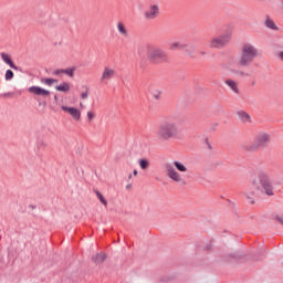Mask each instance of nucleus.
Returning <instances> with one entry per match:
<instances>
[{
  "instance_id": "obj_1",
  "label": "nucleus",
  "mask_w": 283,
  "mask_h": 283,
  "mask_svg": "<svg viewBox=\"0 0 283 283\" xmlns=\"http://www.w3.org/2000/svg\"><path fill=\"white\" fill-rule=\"evenodd\" d=\"M157 138L159 140H166V143H169V140H178V138H180L178 124L171 119L161 122L157 129Z\"/></svg>"
},
{
  "instance_id": "obj_2",
  "label": "nucleus",
  "mask_w": 283,
  "mask_h": 283,
  "mask_svg": "<svg viewBox=\"0 0 283 283\" xmlns=\"http://www.w3.org/2000/svg\"><path fill=\"white\" fill-rule=\"evenodd\" d=\"M260 56V49L251 42H244L241 46V55L237 60L238 67H249Z\"/></svg>"
},
{
  "instance_id": "obj_3",
  "label": "nucleus",
  "mask_w": 283,
  "mask_h": 283,
  "mask_svg": "<svg viewBox=\"0 0 283 283\" xmlns=\"http://www.w3.org/2000/svg\"><path fill=\"white\" fill-rule=\"evenodd\" d=\"M147 61L153 63L154 65H158V63H169V54L163 49L154 45H147L146 51Z\"/></svg>"
},
{
  "instance_id": "obj_4",
  "label": "nucleus",
  "mask_w": 283,
  "mask_h": 283,
  "mask_svg": "<svg viewBox=\"0 0 283 283\" xmlns=\"http://www.w3.org/2000/svg\"><path fill=\"white\" fill-rule=\"evenodd\" d=\"M254 193H265L266 196H273V184L269 178H256L252 184Z\"/></svg>"
},
{
  "instance_id": "obj_5",
  "label": "nucleus",
  "mask_w": 283,
  "mask_h": 283,
  "mask_svg": "<svg viewBox=\"0 0 283 283\" xmlns=\"http://www.w3.org/2000/svg\"><path fill=\"white\" fill-rule=\"evenodd\" d=\"M167 176L170 178H178L179 176H186L189 174V168L181 161L175 160L172 165L166 166Z\"/></svg>"
},
{
  "instance_id": "obj_6",
  "label": "nucleus",
  "mask_w": 283,
  "mask_h": 283,
  "mask_svg": "<svg viewBox=\"0 0 283 283\" xmlns=\"http://www.w3.org/2000/svg\"><path fill=\"white\" fill-rule=\"evenodd\" d=\"M231 42V33H223L221 35H217L209 41V48L211 50H222L227 48Z\"/></svg>"
},
{
  "instance_id": "obj_7",
  "label": "nucleus",
  "mask_w": 283,
  "mask_h": 283,
  "mask_svg": "<svg viewBox=\"0 0 283 283\" xmlns=\"http://www.w3.org/2000/svg\"><path fill=\"white\" fill-rule=\"evenodd\" d=\"M116 77V69L111 65H105L99 75L101 85H109L112 80Z\"/></svg>"
},
{
  "instance_id": "obj_8",
  "label": "nucleus",
  "mask_w": 283,
  "mask_h": 283,
  "mask_svg": "<svg viewBox=\"0 0 283 283\" xmlns=\"http://www.w3.org/2000/svg\"><path fill=\"white\" fill-rule=\"evenodd\" d=\"M271 143V135L269 133H259L254 144L252 145V149H260V147H266Z\"/></svg>"
},
{
  "instance_id": "obj_9",
  "label": "nucleus",
  "mask_w": 283,
  "mask_h": 283,
  "mask_svg": "<svg viewBox=\"0 0 283 283\" xmlns=\"http://www.w3.org/2000/svg\"><path fill=\"white\" fill-rule=\"evenodd\" d=\"M158 17H160V7L155 3L150 4L144 12V19H146V21H155Z\"/></svg>"
},
{
  "instance_id": "obj_10",
  "label": "nucleus",
  "mask_w": 283,
  "mask_h": 283,
  "mask_svg": "<svg viewBox=\"0 0 283 283\" xmlns=\"http://www.w3.org/2000/svg\"><path fill=\"white\" fill-rule=\"evenodd\" d=\"M29 94L32 96H41L42 98H48L50 96V90L43 88L41 86H30L28 88Z\"/></svg>"
},
{
  "instance_id": "obj_11",
  "label": "nucleus",
  "mask_w": 283,
  "mask_h": 283,
  "mask_svg": "<svg viewBox=\"0 0 283 283\" xmlns=\"http://www.w3.org/2000/svg\"><path fill=\"white\" fill-rule=\"evenodd\" d=\"M62 112H65L66 114H70L71 118L78 123L81 120V109L73 107V106H61Z\"/></svg>"
},
{
  "instance_id": "obj_12",
  "label": "nucleus",
  "mask_w": 283,
  "mask_h": 283,
  "mask_svg": "<svg viewBox=\"0 0 283 283\" xmlns=\"http://www.w3.org/2000/svg\"><path fill=\"white\" fill-rule=\"evenodd\" d=\"M56 92H62V94H70L72 92V84L70 82H62L55 86Z\"/></svg>"
},
{
  "instance_id": "obj_13",
  "label": "nucleus",
  "mask_w": 283,
  "mask_h": 283,
  "mask_svg": "<svg viewBox=\"0 0 283 283\" xmlns=\"http://www.w3.org/2000/svg\"><path fill=\"white\" fill-rule=\"evenodd\" d=\"M226 85L233 92V94H240V85L234 80L228 78L224 81Z\"/></svg>"
},
{
  "instance_id": "obj_14",
  "label": "nucleus",
  "mask_w": 283,
  "mask_h": 283,
  "mask_svg": "<svg viewBox=\"0 0 283 283\" xmlns=\"http://www.w3.org/2000/svg\"><path fill=\"white\" fill-rule=\"evenodd\" d=\"M1 59L12 70H17V65H14V63L12 62V59L10 57V55L8 53H1Z\"/></svg>"
},
{
  "instance_id": "obj_15",
  "label": "nucleus",
  "mask_w": 283,
  "mask_h": 283,
  "mask_svg": "<svg viewBox=\"0 0 283 283\" xmlns=\"http://www.w3.org/2000/svg\"><path fill=\"white\" fill-rule=\"evenodd\" d=\"M107 260V255H105V253H97L95 254L93 258H92V261L95 263V264H103V262Z\"/></svg>"
},
{
  "instance_id": "obj_16",
  "label": "nucleus",
  "mask_w": 283,
  "mask_h": 283,
  "mask_svg": "<svg viewBox=\"0 0 283 283\" xmlns=\"http://www.w3.org/2000/svg\"><path fill=\"white\" fill-rule=\"evenodd\" d=\"M116 28H117V32H119L122 36H127L128 32H127V28H125V23L117 22Z\"/></svg>"
},
{
  "instance_id": "obj_17",
  "label": "nucleus",
  "mask_w": 283,
  "mask_h": 283,
  "mask_svg": "<svg viewBox=\"0 0 283 283\" xmlns=\"http://www.w3.org/2000/svg\"><path fill=\"white\" fill-rule=\"evenodd\" d=\"M264 25L268 27L270 30H277V24H275V21H273V19H271L270 17L265 19Z\"/></svg>"
},
{
  "instance_id": "obj_18",
  "label": "nucleus",
  "mask_w": 283,
  "mask_h": 283,
  "mask_svg": "<svg viewBox=\"0 0 283 283\" xmlns=\"http://www.w3.org/2000/svg\"><path fill=\"white\" fill-rule=\"evenodd\" d=\"M170 50H187V44H182L180 42H172L170 44Z\"/></svg>"
},
{
  "instance_id": "obj_19",
  "label": "nucleus",
  "mask_w": 283,
  "mask_h": 283,
  "mask_svg": "<svg viewBox=\"0 0 283 283\" xmlns=\"http://www.w3.org/2000/svg\"><path fill=\"white\" fill-rule=\"evenodd\" d=\"M239 118L242 120V123H251V115H249L247 112H240Z\"/></svg>"
},
{
  "instance_id": "obj_20",
  "label": "nucleus",
  "mask_w": 283,
  "mask_h": 283,
  "mask_svg": "<svg viewBox=\"0 0 283 283\" xmlns=\"http://www.w3.org/2000/svg\"><path fill=\"white\" fill-rule=\"evenodd\" d=\"M186 54H187V56H190L191 59H196V56H197L196 46H187Z\"/></svg>"
},
{
  "instance_id": "obj_21",
  "label": "nucleus",
  "mask_w": 283,
  "mask_h": 283,
  "mask_svg": "<svg viewBox=\"0 0 283 283\" xmlns=\"http://www.w3.org/2000/svg\"><path fill=\"white\" fill-rule=\"evenodd\" d=\"M41 83H43V85H48V87H52V85H54V83H59V80H56V78H42Z\"/></svg>"
},
{
  "instance_id": "obj_22",
  "label": "nucleus",
  "mask_w": 283,
  "mask_h": 283,
  "mask_svg": "<svg viewBox=\"0 0 283 283\" xmlns=\"http://www.w3.org/2000/svg\"><path fill=\"white\" fill-rule=\"evenodd\" d=\"M138 165H139L140 169L146 171V169H149V159H139Z\"/></svg>"
},
{
  "instance_id": "obj_23",
  "label": "nucleus",
  "mask_w": 283,
  "mask_h": 283,
  "mask_svg": "<svg viewBox=\"0 0 283 283\" xmlns=\"http://www.w3.org/2000/svg\"><path fill=\"white\" fill-rule=\"evenodd\" d=\"M224 67L230 72H235L237 76H247V73H244V71H235L233 70V67H231V64H226Z\"/></svg>"
},
{
  "instance_id": "obj_24",
  "label": "nucleus",
  "mask_w": 283,
  "mask_h": 283,
  "mask_svg": "<svg viewBox=\"0 0 283 283\" xmlns=\"http://www.w3.org/2000/svg\"><path fill=\"white\" fill-rule=\"evenodd\" d=\"M75 67H69V69H64L63 74H66V76H70V78L74 77V72H75Z\"/></svg>"
},
{
  "instance_id": "obj_25",
  "label": "nucleus",
  "mask_w": 283,
  "mask_h": 283,
  "mask_svg": "<svg viewBox=\"0 0 283 283\" xmlns=\"http://www.w3.org/2000/svg\"><path fill=\"white\" fill-rule=\"evenodd\" d=\"M94 118H96V113H94L92 111H87V113H86L87 123H92V120H94Z\"/></svg>"
},
{
  "instance_id": "obj_26",
  "label": "nucleus",
  "mask_w": 283,
  "mask_h": 283,
  "mask_svg": "<svg viewBox=\"0 0 283 283\" xmlns=\"http://www.w3.org/2000/svg\"><path fill=\"white\" fill-rule=\"evenodd\" d=\"M95 193H96L99 202H102V205H104V207H107V200L105 199V197H103V195L98 190H96Z\"/></svg>"
},
{
  "instance_id": "obj_27",
  "label": "nucleus",
  "mask_w": 283,
  "mask_h": 283,
  "mask_svg": "<svg viewBox=\"0 0 283 283\" xmlns=\"http://www.w3.org/2000/svg\"><path fill=\"white\" fill-rule=\"evenodd\" d=\"M81 98L82 101H87V98H90V88H86L81 93Z\"/></svg>"
},
{
  "instance_id": "obj_28",
  "label": "nucleus",
  "mask_w": 283,
  "mask_h": 283,
  "mask_svg": "<svg viewBox=\"0 0 283 283\" xmlns=\"http://www.w3.org/2000/svg\"><path fill=\"white\" fill-rule=\"evenodd\" d=\"M12 78H14V72H12L11 70H8L6 72V81H12Z\"/></svg>"
},
{
  "instance_id": "obj_29",
  "label": "nucleus",
  "mask_w": 283,
  "mask_h": 283,
  "mask_svg": "<svg viewBox=\"0 0 283 283\" xmlns=\"http://www.w3.org/2000/svg\"><path fill=\"white\" fill-rule=\"evenodd\" d=\"M172 180L175 182H177V185H179V187L187 185V181H185V179H182V178H174Z\"/></svg>"
},
{
  "instance_id": "obj_30",
  "label": "nucleus",
  "mask_w": 283,
  "mask_h": 283,
  "mask_svg": "<svg viewBox=\"0 0 283 283\" xmlns=\"http://www.w3.org/2000/svg\"><path fill=\"white\" fill-rule=\"evenodd\" d=\"M2 96V98H10V96H12V93H4V94H2L1 95Z\"/></svg>"
},
{
  "instance_id": "obj_31",
  "label": "nucleus",
  "mask_w": 283,
  "mask_h": 283,
  "mask_svg": "<svg viewBox=\"0 0 283 283\" xmlns=\"http://www.w3.org/2000/svg\"><path fill=\"white\" fill-rule=\"evenodd\" d=\"M63 72H64V70H56V71L54 72V74L59 75V74H63Z\"/></svg>"
},
{
  "instance_id": "obj_32",
  "label": "nucleus",
  "mask_w": 283,
  "mask_h": 283,
  "mask_svg": "<svg viewBox=\"0 0 283 283\" xmlns=\"http://www.w3.org/2000/svg\"><path fill=\"white\" fill-rule=\"evenodd\" d=\"M155 98L158 101V98H160V93L156 94Z\"/></svg>"
},
{
  "instance_id": "obj_33",
  "label": "nucleus",
  "mask_w": 283,
  "mask_h": 283,
  "mask_svg": "<svg viewBox=\"0 0 283 283\" xmlns=\"http://www.w3.org/2000/svg\"><path fill=\"white\" fill-rule=\"evenodd\" d=\"M133 176H138V170H134Z\"/></svg>"
},
{
  "instance_id": "obj_34",
  "label": "nucleus",
  "mask_w": 283,
  "mask_h": 283,
  "mask_svg": "<svg viewBox=\"0 0 283 283\" xmlns=\"http://www.w3.org/2000/svg\"><path fill=\"white\" fill-rule=\"evenodd\" d=\"M126 189H132V184L126 185Z\"/></svg>"
},
{
  "instance_id": "obj_35",
  "label": "nucleus",
  "mask_w": 283,
  "mask_h": 283,
  "mask_svg": "<svg viewBox=\"0 0 283 283\" xmlns=\"http://www.w3.org/2000/svg\"><path fill=\"white\" fill-rule=\"evenodd\" d=\"M200 54H201L202 56H205V55L207 54V52L201 51Z\"/></svg>"
},
{
  "instance_id": "obj_36",
  "label": "nucleus",
  "mask_w": 283,
  "mask_h": 283,
  "mask_svg": "<svg viewBox=\"0 0 283 283\" xmlns=\"http://www.w3.org/2000/svg\"><path fill=\"white\" fill-rule=\"evenodd\" d=\"M261 3H263V1H266V0H259Z\"/></svg>"
},
{
  "instance_id": "obj_37",
  "label": "nucleus",
  "mask_w": 283,
  "mask_h": 283,
  "mask_svg": "<svg viewBox=\"0 0 283 283\" xmlns=\"http://www.w3.org/2000/svg\"><path fill=\"white\" fill-rule=\"evenodd\" d=\"M259 176H264V172H261Z\"/></svg>"
}]
</instances>
